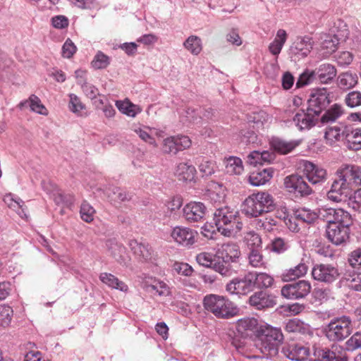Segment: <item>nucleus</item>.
Wrapping results in <instances>:
<instances>
[{"label":"nucleus","instance_id":"9d476101","mask_svg":"<svg viewBox=\"0 0 361 361\" xmlns=\"http://www.w3.org/2000/svg\"><path fill=\"white\" fill-rule=\"evenodd\" d=\"M284 186L288 192L297 196H307L312 192V188L305 181L304 178L298 175H291L286 177Z\"/></svg>","mask_w":361,"mask_h":361},{"label":"nucleus","instance_id":"4d7b16f0","mask_svg":"<svg viewBox=\"0 0 361 361\" xmlns=\"http://www.w3.org/2000/svg\"><path fill=\"white\" fill-rule=\"evenodd\" d=\"M4 202L10 209L20 215L21 205L20 198L16 199L13 194L9 193L4 196Z\"/></svg>","mask_w":361,"mask_h":361},{"label":"nucleus","instance_id":"20e7f679","mask_svg":"<svg viewBox=\"0 0 361 361\" xmlns=\"http://www.w3.org/2000/svg\"><path fill=\"white\" fill-rule=\"evenodd\" d=\"M204 308L218 318L229 319L238 313V309L224 297L217 295H209L203 300Z\"/></svg>","mask_w":361,"mask_h":361},{"label":"nucleus","instance_id":"7c9ffc66","mask_svg":"<svg viewBox=\"0 0 361 361\" xmlns=\"http://www.w3.org/2000/svg\"><path fill=\"white\" fill-rule=\"evenodd\" d=\"M315 78L322 83H327L334 78L336 71L334 66L329 63L321 64L315 71Z\"/></svg>","mask_w":361,"mask_h":361},{"label":"nucleus","instance_id":"f3484780","mask_svg":"<svg viewBox=\"0 0 361 361\" xmlns=\"http://www.w3.org/2000/svg\"><path fill=\"white\" fill-rule=\"evenodd\" d=\"M207 208L200 202L188 203L183 209V216L188 222H198L203 219L206 214Z\"/></svg>","mask_w":361,"mask_h":361},{"label":"nucleus","instance_id":"b1692460","mask_svg":"<svg viewBox=\"0 0 361 361\" xmlns=\"http://www.w3.org/2000/svg\"><path fill=\"white\" fill-rule=\"evenodd\" d=\"M300 143L299 140L286 141L279 137H274L270 141L271 147L276 152L286 154L293 150Z\"/></svg>","mask_w":361,"mask_h":361},{"label":"nucleus","instance_id":"c9c22d12","mask_svg":"<svg viewBox=\"0 0 361 361\" xmlns=\"http://www.w3.org/2000/svg\"><path fill=\"white\" fill-rule=\"evenodd\" d=\"M195 169L192 165H188L187 163H180L176 169V175L180 180H192L195 174Z\"/></svg>","mask_w":361,"mask_h":361},{"label":"nucleus","instance_id":"5701e85b","mask_svg":"<svg viewBox=\"0 0 361 361\" xmlns=\"http://www.w3.org/2000/svg\"><path fill=\"white\" fill-rule=\"evenodd\" d=\"M258 325L257 320L255 318H243L239 319L236 323V331L243 338L252 335L256 330Z\"/></svg>","mask_w":361,"mask_h":361},{"label":"nucleus","instance_id":"774afa93","mask_svg":"<svg viewBox=\"0 0 361 361\" xmlns=\"http://www.w3.org/2000/svg\"><path fill=\"white\" fill-rule=\"evenodd\" d=\"M348 286L353 290L361 291V273L353 274L347 279Z\"/></svg>","mask_w":361,"mask_h":361},{"label":"nucleus","instance_id":"49530a36","mask_svg":"<svg viewBox=\"0 0 361 361\" xmlns=\"http://www.w3.org/2000/svg\"><path fill=\"white\" fill-rule=\"evenodd\" d=\"M295 212L296 218L302 223L312 224L319 219L318 212L308 209L302 208L297 210Z\"/></svg>","mask_w":361,"mask_h":361},{"label":"nucleus","instance_id":"cd10ccee","mask_svg":"<svg viewBox=\"0 0 361 361\" xmlns=\"http://www.w3.org/2000/svg\"><path fill=\"white\" fill-rule=\"evenodd\" d=\"M271 168L252 171L249 176V182L253 186H260L268 182L273 176Z\"/></svg>","mask_w":361,"mask_h":361},{"label":"nucleus","instance_id":"c756f323","mask_svg":"<svg viewBox=\"0 0 361 361\" xmlns=\"http://www.w3.org/2000/svg\"><path fill=\"white\" fill-rule=\"evenodd\" d=\"M252 276V283L255 288H268L271 287L274 281L273 276L265 272L250 271Z\"/></svg>","mask_w":361,"mask_h":361},{"label":"nucleus","instance_id":"1a4fd4ad","mask_svg":"<svg viewBox=\"0 0 361 361\" xmlns=\"http://www.w3.org/2000/svg\"><path fill=\"white\" fill-rule=\"evenodd\" d=\"M252 276L247 273L243 277L232 279L226 286V290L231 294L247 295L254 290Z\"/></svg>","mask_w":361,"mask_h":361},{"label":"nucleus","instance_id":"f03ea898","mask_svg":"<svg viewBox=\"0 0 361 361\" xmlns=\"http://www.w3.org/2000/svg\"><path fill=\"white\" fill-rule=\"evenodd\" d=\"M283 339L281 329L271 326L262 329L255 343V346L266 358L278 354L279 345Z\"/></svg>","mask_w":361,"mask_h":361},{"label":"nucleus","instance_id":"423d86ee","mask_svg":"<svg viewBox=\"0 0 361 361\" xmlns=\"http://www.w3.org/2000/svg\"><path fill=\"white\" fill-rule=\"evenodd\" d=\"M351 321L347 317H342L331 321L326 326V337L333 341H342L351 333Z\"/></svg>","mask_w":361,"mask_h":361},{"label":"nucleus","instance_id":"a211bd4d","mask_svg":"<svg viewBox=\"0 0 361 361\" xmlns=\"http://www.w3.org/2000/svg\"><path fill=\"white\" fill-rule=\"evenodd\" d=\"M249 303L251 306L258 310L273 307L276 304V299L271 295L266 292L259 291L255 293L249 298Z\"/></svg>","mask_w":361,"mask_h":361},{"label":"nucleus","instance_id":"a18cd8bd","mask_svg":"<svg viewBox=\"0 0 361 361\" xmlns=\"http://www.w3.org/2000/svg\"><path fill=\"white\" fill-rule=\"evenodd\" d=\"M211 268L223 276H230L233 272L230 262H225L224 259L221 258L215 259Z\"/></svg>","mask_w":361,"mask_h":361},{"label":"nucleus","instance_id":"37998d69","mask_svg":"<svg viewBox=\"0 0 361 361\" xmlns=\"http://www.w3.org/2000/svg\"><path fill=\"white\" fill-rule=\"evenodd\" d=\"M338 85L343 89H350L357 82V76L352 73L345 72L341 73L338 78Z\"/></svg>","mask_w":361,"mask_h":361},{"label":"nucleus","instance_id":"8fccbe9b","mask_svg":"<svg viewBox=\"0 0 361 361\" xmlns=\"http://www.w3.org/2000/svg\"><path fill=\"white\" fill-rule=\"evenodd\" d=\"M244 240L250 250H259L261 248V238L255 231H249L246 233L244 237Z\"/></svg>","mask_w":361,"mask_h":361},{"label":"nucleus","instance_id":"680f3d73","mask_svg":"<svg viewBox=\"0 0 361 361\" xmlns=\"http://www.w3.org/2000/svg\"><path fill=\"white\" fill-rule=\"evenodd\" d=\"M13 310L8 305L2 306L0 308V324L3 326H8L11 320Z\"/></svg>","mask_w":361,"mask_h":361},{"label":"nucleus","instance_id":"e2e57ef3","mask_svg":"<svg viewBox=\"0 0 361 361\" xmlns=\"http://www.w3.org/2000/svg\"><path fill=\"white\" fill-rule=\"evenodd\" d=\"M215 164L211 161L203 159L199 164V170L203 176H209L214 173Z\"/></svg>","mask_w":361,"mask_h":361},{"label":"nucleus","instance_id":"0e129e2a","mask_svg":"<svg viewBox=\"0 0 361 361\" xmlns=\"http://www.w3.org/2000/svg\"><path fill=\"white\" fill-rule=\"evenodd\" d=\"M196 260L199 264L203 267H212L215 259L211 253L201 252L197 255Z\"/></svg>","mask_w":361,"mask_h":361},{"label":"nucleus","instance_id":"ea45409f","mask_svg":"<svg viewBox=\"0 0 361 361\" xmlns=\"http://www.w3.org/2000/svg\"><path fill=\"white\" fill-rule=\"evenodd\" d=\"M249 265L253 268H265L266 262L259 250H251L247 255Z\"/></svg>","mask_w":361,"mask_h":361},{"label":"nucleus","instance_id":"13d9d810","mask_svg":"<svg viewBox=\"0 0 361 361\" xmlns=\"http://www.w3.org/2000/svg\"><path fill=\"white\" fill-rule=\"evenodd\" d=\"M345 102L351 108L361 106V92L352 91L349 92L345 98Z\"/></svg>","mask_w":361,"mask_h":361},{"label":"nucleus","instance_id":"f704fd0d","mask_svg":"<svg viewBox=\"0 0 361 361\" xmlns=\"http://www.w3.org/2000/svg\"><path fill=\"white\" fill-rule=\"evenodd\" d=\"M307 271V267L305 263H300L297 266L286 270L281 275L284 281H290L304 276Z\"/></svg>","mask_w":361,"mask_h":361},{"label":"nucleus","instance_id":"79ce46f5","mask_svg":"<svg viewBox=\"0 0 361 361\" xmlns=\"http://www.w3.org/2000/svg\"><path fill=\"white\" fill-rule=\"evenodd\" d=\"M26 103H27L32 111L43 116L48 115L49 111L47 109L42 103L40 99L35 94H32L26 101Z\"/></svg>","mask_w":361,"mask_h":361},{"label":"nucleus","instance_id":"e433bc0d","mask_svg":"<svg viewBox=\"0 0 361 361\" xmlns=\"http://www.w3.org/2000/svg\"><path fill=\"white\" fill-rule=\"evenodd\" d=\"M183 47L192 55H198L202 49L201 39L195 35L188 37L183 42Z\"/></svg>","mask_w":361,"mask_h":361},{"label":"nucleus","instance_id":"ddd939ff","mask_svg":"<svg viewBox=\"0 0 361 361\" xmlns=\"http://www.w3.org/2000/svg\"><path fill=\"white\" fill-rule=\"evenodd\" d=\"M129 245L135 257L140 262L153 263L156 260L157 254L148 243L133 240L130 242Z\"/></svg>","mask_w":361,"mask_h":361},{"label":"nucleus","instance_id":"69168bd1","mask_svg":"<svg viewBox=\"0 0 361 361\" xmlns=\"http://www.w3.org/2000/svg\"><path fill=\"white\" fill-rule=\"evenodd\" d=\"M346 349L354 350L361 348V332L354 334L346 342Z\"/></svg>","mask_w":361,"mask_h":361},{"label":"nucleus","instance_id":"4468645a","mask_svg":"<svg viewBox=\"0 0 361 361\" xmlns=\"http://www.w3.org/2000/svg\"><path fill=\"white\" fill-rule=\"evenodd\" d=\"M313 278L319 281L331 283L336 280L340 274L336 267L331 264H317L312 271Z\"/></svg>","mask_w":361,"mask_h":361},{"label":"nucleus","instance_id":"0eeeda50","mask_svg":"<svg viewBox=\"0 0 361 361\" xmlns=\"http://www.w3.org/2000/svg\"><path fill=\"white\" fill-rule=\"evenodd\" d=\"M311 290L309 281L301 280L295 283L285 285L281 288V295L287 299H300L307 296Z\"/></svg>","mask_w":361,"mask_h":361},{"label":"nucleus","instance_id":"6e6552de","mask_svg":"<svg viewBox=\"0 0 361 361\" xmlns=\"http://www.w3.org/2000/svg\"><path fill=\"white\" fill-rule=\"evenodd\" d=\"M301 167L307 179L313 185L322 184L327 179L326 170L311 161H302Z\"/></svg>","mask_w":361,"mask_h":361},{"label":"nucleus","instance_id":"6e6d98bb","mask_svg":"<svg viewBox=\"0 0 361 361\" xmlns=\"http://www.w3.org/2000/svg\"><path fill=\"white\" fill-rule=\"evenodd\" d=\"M80 216L83 221L91 222L94 219V209L87 202H83L80 207Z\"/></svg>","mask_w":361,"mask_h":361},{"label":"nucleus","instance_id":"aec40b11","mask_svg":"<svg viewBox=\"0 0 361 361\" xmlns=\"http://www.w3.org/2000/svg\"><path fill=\"white\" fill-rule=\"evenodd\" d=\"M317 116L307 109L300 110L293 117V122L299 130L310 129L316 124Z\"/></svg>","mask_w":361,"mask_h":361},{"label":"nucleus","instance_id":"de8ad7c7","mask_svg":"<svg viewBox=\"0 0 361 361\" xmlns=\"http://www.w3.org/2000/svg\"><path fill=\"white\" fill-rule=\"evenodd\" d=\"M152 130H153L152 128L147 126H145L142 128H135L134 130L135 133L139 136V137L142 140L153 146L154 147H157L158 145L155 139L152 136Z\"/></svg>","mask_w":361,"mask_h":361},{"label":"nucleus","instance_id":"09e8293b","mask_svg":"<svg viewBox=\"0 0 361 361\" xmlns=\"http://www.w3.org/2000/svg\"><path fill=\"white\" fill-rule=\"evenodd\" d=\"M116 104L121 112L130 117H135L140 112L139 108L128 101H118Z\"/></svg>","mask_w":361,"mask_h":361},{"label":"nucleus","instance_id":"a19ab883","mask_svg":"<svg viewBox=\"0 0 361 361\" xmlns=\"http://www.w3.org/2000/svg\"><path fill=\"white\" fill-rule=\"evenodd\" d=\"M286 330L290 333L305 334L310 331L309 326L300 320L290 319L286 324Z\"/></svg>","mask_w":361,"mask_h":361},{"label":"nucleus","instance_id":"4c0bfd02","mask_svg":"<svg viewBox=\"0 0 361 361\" xmlns=\"http://www.w3.org/2000/svg\"><path fill=\"white\" fill-rule=\"evenodd\" d=\"M347 147L352 150L361 149V128L349 131L346 135Z\"/></svg>","mask_w":361,"mask_h":361},{"label":"nucleus","instance_id":"473e14b6","mask_svg":"<svg viewBox=\"0 0 361 361\" xmlns=\"http://www.w3.org/2000/svg\"><path fill=\"white\" fill-rule=\"evenodd\" d=\"M100 280L102 283L108 286L119 290L123 292H127L128 290V286L122 281H120L117 277L111 274L102 273L99 276Z\"/></svg>","mask_w":361,"mask_h":361},{"label":"nucleus","instance_id":"a878e982","mask_svg":"<svg viewBox=\"0 0 361 361\" xmlns=\"http://www.w3.org/2000/svg\"><path fill=\"white\" fill-rule=\"evenodd\" d=\"M349 133V130L343 125H336L329 127L325 133V139L327 142L332 145L334 142L342 139L346 140V135Z\"/></svg>","mask_w":361,"mask_h":361},{"label":"nucleus","instance_id":"393cba45","mask_svg":"<svg viewBox=\"0 0 361 361\" xmlns=\"http://www.w3.org/2000/svg\"><path fill=\"white\" fill-rule=\"evenodd\" d=\"M106 247L110 255L116 259V260L121 265L128 267L130 259L122 256L125 248L119 245L114 240H109L106 243Z\"/></svg>","mask_w":361,"mask_h":361},{"label":"nucleus","instance_id":"2eb2a0df","mask_svg":"<svg viewBox=\"0 0 361 361\" xmlns=\"http://www.w3.org/2000/svg\"><path fill=\"white\" fill-rule=\"evenodd\" d=\"M313 47L312 39L309 36L297 37L290 47V54L297 59L306 57Z\"/></svg>","mask_w":361,"mask_h":361},{"label":"nucleus","instance_id":"9b49d317","mask_svg":"<svg viewBox=\"0 0 361 361\" xmlns=\"http://www.w3.org/2000/svg\"><path fill=\"white\" fill-rule=\"evenodd\" d=\"M329 93L327 89L321 88L314 90L308 100V111L316 116H319L322 111L329 104Z\"/></svg>","mask_w":361,"mask_h":361},{"label":"nucleus","instance_id":"c85d7f7f","mask_svg":"<svg viewBox=\"0 0 361 361\" xmlns=\"http://www.w3.org/2000/svg\"><path fill=\"white\" fill-rule=\"evenodd\" d=\"M344 176L348 178L353 187L361 185V166L354 164H342Z\"/></svg>","mask_w":361,"mask_h":361},{"label":"nucleus","instance_id":"2f4dec72","mask_svg":"<svg viewBox=\"0 0 361 361\" xmlns=\"http://www.w3.org/2000/svg\"><path fill=\"white\" fill-rule=\"evenodd\" d=\"M321 48L325 54H330L334 52L338 44V39L335 35L322 33L319 35Z\"/></svg>","mask_w":361,"mask_h":361},{"label":"nucleus","instance_id":"603ef678","mask_svg":"<svg viewBox=\"0 0 361 361\" xmlns=\"http://www.w3.org/2000/svg\"><path fill=\"white\" fill-rule=\"evenodd\" d=\"M337 208L322 207L318 210V216L319 219L327 223V226L332 224L335 219Z\"/></svg>","mask_w":361,"mask_h":361},{"label":"nucleus","instance_id":"dca6fc26","mask_svg":"<svg viewBox=\"0 0 361 361\" xmlns=\"http://www.w3.org/2000/svg\"><path fill=\"white\" fill-rule=\"evenodd\" d=\"M326 237L336 245L345 243L350 238V227L330 224L326 226Z\"/></svg>","mask_w":361,"mask_h":361},{"label":"nucleus","instance_id":"7ed1b4c3","mask_svg":"<svg viewBox=\"0 0 361 361\" xmlns=\"http://www.w3.org/2000/svg\"><path fill=\"white\" fill-rule=\"evenodd\" d=\"M238 212L228 207L218 208L214 214V221L219 232L231 236L240 231L242 224L237 219Z\"/></svg>","mask_w":361,"mask_h":361},{"label":"nucleus","instance_id":"338daca9","mask_svg":"<svg viewBox=\"0 0 361 361\" xmlns=\"http://www.w3.org/2000/svg\"><path fill=\"white\" fill-rule=\"evenodd\" d=\"M54 201L56 204L70 207L73 202V197L71 195H65L61 192L54 194Z\"/></svg>","mask_w":361,"mask_h":361},{"label":"nucleus","instance_id":"58836bf2","mask_svg":"<svg viewBox=\"0 0 361 361\" xmlns=\"http://www.w3.org/2000/svg\"><path fill=\"white\" fill-rule=\"evenodd\" d=\"M226 171L230 175H239L243 171L242 160L238 157H229L226 163Z\"/></svg>","mask_w":361,"mask_h":361},{"label":"nucleus","instance_id":"72a5a7b5","mask_svg":"<svg viewBox=\"0 0 361 361\" xmlns=\"http://www.w3.org/2000/svg\"><path fill=\"white\" fill-rule=\"evenodd\" d=\"M288 38V35L286 30L279 29L276 32V37L274 41L269 44V50L274 56H278L283 45L285 44Z\"/></svg>","mask_w":361,"mask_h":361},{"label":"nucleus","instance_id":"f8f14e48","mask_svg":"<svg viewBox=\"0 0 361 361\" xmlns=\"http://www.w3.org/2000/svg\"><path fill=\"white\" fill-rule=\"evenodd\" d=\"M171 236L180 245L190 247L197 240V232L185 226H176L173 228Z\"/></svg>","mask_w":361,"mask_h":361},{"label":"nucleus","instance_id":"4be33fe9","mask_svg":"<svg viewBox=\"0 0 361 361\" xmlns=\"http://www.w3.org/2000/svg\"><path fill=\"white\" fill-rule=\"evenodd\" d=\"M106 195L111 203L114 205L129 202L132 198L130 193L124 189L115 186L108 188L106 190Z\"/></svg>","mask_w":361,"mask_h":361},{"label":"nucleus","instance_id":"bf43d9fd","mask_svg":"<svg viewBox=\"0 0 361 361\" xmlns=\"http://www.w3.org/2000/svg\"><path fill=\"white\" fill-rule=\"evenodd\" d=\"M92 64V66L97 69L105 68L109 64V58L102 51H98Z\"/></svg>","mask_w":361,"mask_h":361},{"label":"nucleus","instance_id":"052dcab7","mask_svg":"<svg viewBox=\"0 0 361 361\" xmlns=\"http://www.w3.org/2000/svg\"><path fill=\"white\" fill-rule=\"evenodd\" d=\"M315 78V71H305L298 78L296 82V87L300 88L310 84Z\"/></svg>","mask_w":361,"mask_h":361},{"label":"nucleus","instance_id":"f257e3e1","mask_svg":"<svg viewBox=\"0 0 361 361\" xmlns=\"http://www.w3.org/2000/svg\"><path fill=\"white\" fill-rule=\"evenodd\" d=\"M273 197L267 192H259L248 196L243 203L242 212L248 217H257L274 209Z\"/></svg>","mask_w":361,"mask_h":361},{"label":"nucleus","instance_id":"39448f33","mask_svg":"<svg viewBox=\"0 0 361 361\" xmlns=\"http://www.w3.org/2000/svg\"><path fill=\"white\" fill-rule=\"evenodd\" d=\"M343 167L341 166L336 172V178L334 180L331 190L327 193L329 200L336 202H339L342 200L343 197H347L351 190L353 185L348 178L344 176Z\"/></svg>","mask_w":361,"mask_h":361},{"label":"nucleus","instance_id":"5fc2aeb1","mask_svg":"<svg viewBox=\"0 0 361 361\" xmlns=\"http://www.w3.org/2000/svg\"><path fill=\"white\" fill-rule=\"evenodd\" d=\"M162 152L167 154H176L178 151L175 136H170L163 140Z\"/></svg>","mask_w":361,"mask_h":361},{"label":"nucleus","instance_id":"3c124183","mask_svg":"<svg viewBox=\"0 0 361 361\" xmlns=\"http://www.w3.org/2000/svg\"><path fill=\"white\" fill-rule=\"evenodd\" d=\"M343 114V109L338 104L333 105L325 114L322 116V121L327 123L329 121H334Z\"/></svg>","mask_w":361,"mask_h":361},{"label":"nucleus","instance_id":"6ab92c4d","mask_svg":"<svg viewBox=\"0 0 361 361\" xmlns=\"http://www.w3.org/2000/svg\"><path fill=\"white\" fill-rule=\"evenodd\" d=\"M240 251L238 245L233 243L222 244L216 252V257L224 259L225 262H233L239 258Z\"/></svg>","mask_w":361,"mask_h":361},{"label":"nucleus","instance_id":"c03bdc74","mask_svg":"<svg viewBox=\"0 0 361 361\" xmlns=\"http://www.w3.org/2000/svg\"><path fill=\"white\" fill-rule=\"evenodd\" d=\"M334 218L335 219L334 220V223L332 224L350 227L353 224L352 217L350 213L341 208H337L336 214Z\"/></svg>","mask_w":361,"mask_h":361},{"label":"nucleus","instance_id":"864d4df0","mask_svg":"<svg viewBox=\"0 0 361 361\" xmlns=\"http://www.w3.org/2000/svg\"><path fill=\"white\" fill-rule=\"evenodd\" d=\"M147 290L154 291L159 296H167L170 294L169 288L163 281H154L152 284L147 286Z\"/></svg>","mask_w":361,"mask_h":361},{"label":"nucleus","instance_id":"bb28decb","mask_svg":"<svg viewBox=\"0 0 361 361\" xmlns=\"http://www.w3.org/2000/svg\"><path fill=\"white\" fill-rule=\"evenodd\" d=\"M322 361H347L345 350L339 345H332L331 348L324 351L322 356Z\"/></svg>","mask_w":361,"mask_h":361},{"label":"nucleus","instance_id":"412c9836","mask_svg":"<svg viewBox=\"0 0 361 361\" xmlns=\"http://www.w3.org/2000/svg\"><path fill=\"white\" fill-rule=\"evenodd\" d=\"M283 353L288 359L295 361H305L310 354L309 349L300 344H292L283 348Z\"/></svg>","mask_w":361,"mask_h":361}]
</instances>
